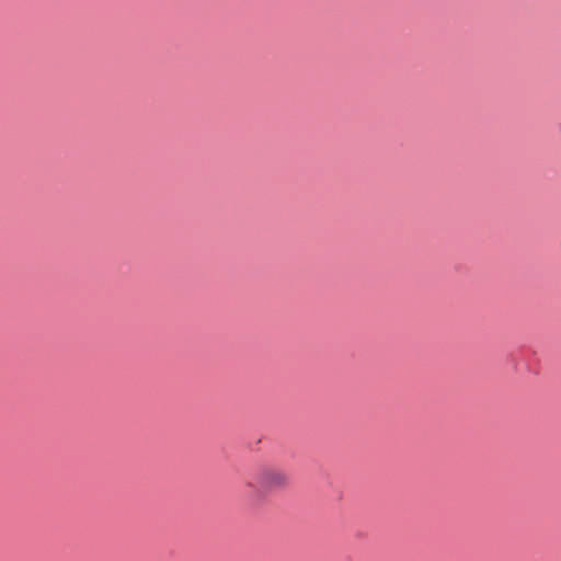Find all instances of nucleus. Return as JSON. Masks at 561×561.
I'll use <instances>...</instances> for the list:
<instances>
[{
  "label": "nucleus",
  "mask_w": 561,
  "mask_h": 561,
  "mask_svg": "<svg viewBox=\"0 0 561 561\" xmlns=\"http://www.w3.org/2000/svg\"><path fill=\"white\" fill-rule=\"evenodd\" d=\"M255 484L264 494L285 490L290 484L287 471L277 467H262L254 477Z\"/></svg>",
  "instance_id": "1"
}]
</instances>
